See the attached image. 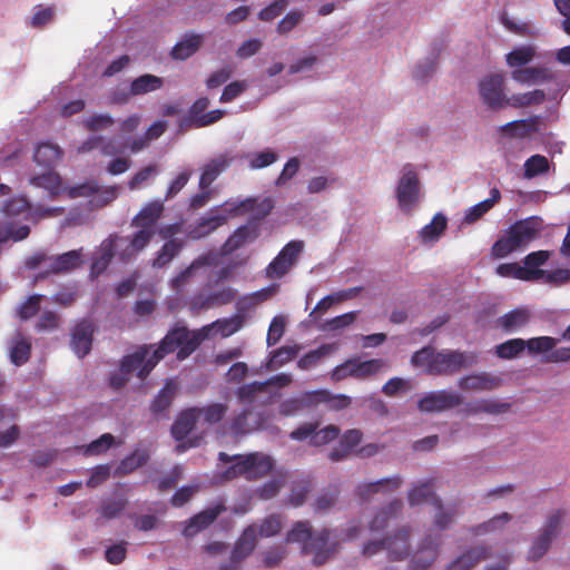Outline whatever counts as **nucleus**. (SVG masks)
Masks as SVG:
<instances>
[{"mask_svg": "<svg viewBox=\"0 0 570 570\" xmlns=\"http://www.w3.org/2000/svg\"><path fill=\"white\" fill-rule=\"evenodd\" d=\"M203 337L185 326L171 328L150 354L153 345H141L132 354L126 355L120 363V373L110 376V385L120 390L128 382V375L137 372L145 380L153 368L169 353L177 351V358L185 360L199 346Z\"/></svg>", "mask_w": 570, "mask_h": 570, "instance_id": "1", "label": "nucleus"}, {"mask_svg": "<svg viewBox=\"0 0 570 570\" xmlns=\"http://www.w3.org/2000/svg\"><path fill=\"white\" fill-rule=\"evenodd\" d=\"M476 360L474 353L449 350L436 352L432 346H426L415 352L411 362L414 366L425 367L429 374L446 375L475 364Z\"/></svg>", "mask_w": 570, "mask_h": 570, "instance_id": "2", "label": "nucleus"}, {"mask_svg": "<svg viewBox=\"0 0 570 570\" xmlns=\"http://www.w3.org/2000/svg\"><path fill=\"white\" fill-rule=\"evenodd\" d=\"M330 537L331 531L327 529L314 533L309 521H297L287 532L286 541L289 543H303V551L305 553H314L313 563L321 566L331 553L328 547Z\"/></svg>", "mask_w": 570, "mask_h": 570, "instance_id": "3", "label": "nucleus"}, {"mask_svg": "<svg viewBox=\"0 0 570 570\" xmlns=\"http://www.w3.org/2000/svg\"><path fill=\"white\" fill-rule=\"evenodd\" d=\"M540 223L534 218H528L514 223L507 234L499 238L492 246V255L504 258L512 252L528 245L537 238L540 232Z\"/></svg>", "mask_w": 570, "mask_h": 570, "instance_id": "4", "label": "nucleus"}, {"mask_svg": "<svg viewBox=\"0 0 570 570\" xmlns=\"http://www.w3.org/2000/svg\"><path fill=\"white\" fill-rule=\"evenodd\" d=\"M387 366V362L383 358H372L367 361L348 358L333 368L331 372V379L334 382H340L347 377L365 380L377 375Z\"/></svg>", "mask_w": 570, "mask_h": 570, "instance_id": "5", "label": "nucleus"}, {"mask_svg": "<svg viewBox=\"0 0 570 570\" xmlns=\"http://www.w3.org/2000/svg\"><path fill=\"white\" fill-rule=\"evenodd\" d=\"M566 514V510L559 509L548 515L529 550L530 560L537 561L548 552L552 540L560 533Z\"/></svg>", "mask_w": 570, "mask_h": 570, "instance_id": "6", "label": "nucleus"}, {"mask_svg": "<svg viewBox=\"0 0 570 570\" xmlns=\"http://www.w3.org/2000/svg\"><path fill=\"white\" fill-rule=\"evenodd\" d=\"M197 423H199V419L196 414V407L191 406L178 413L170 429L171 436L180 442L176 446L177 452L181 453L198 445L199 438L187 439Z\"/></svg>", "mask_w": 570, "mask_h": 570, "instance_id": "7", "label": "nucleus"}, {"mask_svg": "<svg viewBox=\"0 0 570 570\" xmlns=\"http://www.w3.org/2000/svg\"><path fill=\"white\" fill-rule=\"evenodd\" d=\"M109 237L116 238V255L121 263H129L135 259L150 243V234L147 230H137L126 237L117 234Z\"/></svg>", "mask_w": 570, "mask_h": 570, "instance_id": "8", "label": "nucleus"}, {"mask_svg": "<svg viewBox=\"0 0 570 570\" xmlns=\"http://www.w3.org/2000/svg\"><path fill=\"white\" fill-rule=\"evenodd\" d=\"M304 248L302 240H291L266 267L268 278H281L288 273Z\"/></svg>", "mask_w": 570, "mask_h": 570, "instance_id": "9", "label": "nucleus"}, {"mask_svg": "<svg viewBox=\"0 0 570 570\" xmlns=\"http://www.w3.org/2000/svg\"><path fill=\"white\" fill-rule=\"evenodd\" d=\"M463 402L462 396L453 391H435L424 395L417 402V409L421 412H443L461 405Z\"/></svg>", "mask_w": 570, "mask_h": 570, "instance_id": "10", "label": "nucleus"}, {"mask_svg": "<svg viewBox=\"0 0 570 570\" xmlns=\"http://www.w3.org/2000/svg\"><path fill=\"white\" fill-rule=\"evenodd\" d=\"M257 531L254 525L247 527L236 541L229 561L223 563L219 570H237L239 564L254 551Z\"/></svg>", "mask_w": 570, "mask_h": 570, "instance_id": "11", "label": "nucleus"}, {"mask_svg": "<svg viewBox=\"0 0 570 570\" xmlns=\"http://www.w3.org/2000/svg\"><path fill=\"white\" fill-rule=\"evenodd\" d=\"M65 191L71 199L78 197H89L97 194L95 199L91 202L97 206H106L117 198V188L115 186H109L100 191V186L95 180L68 187L65 189Z\"/></svg>", "mask_w": 570, "mask_h": 570, "instance_id": "12", "label": "nucleus"}, {"mask_svg": "<svg viewBox=\"0 0 570 570\" xmlns=\"http://www.w3.org/2000/svg\"><path fill=\"white\" fill-rule=\"evenodd\" d=\"M420 181L415 171H406L400 179L396 188V198L400 208L409 214L419 202Z\"/></svg>", "mask_w": 570, "mask_h": 570, "instance_id": "13", "label": "nucleus"}, {"mask_svg": "<svg viewBox=\"0 0 570 570\" xmlns=\"http://www.w3.org/2000/svg\"><path fill=\"white\" fill-rule=\"evenodd\" d=\"M503 85L504 78L500 73L490 75L480 81V96L483 102L491 109H500L507 106V97L503 92Z\"/></svg>", "mask_w": 570, "mask_h": 570, "instance_id": "14", "label": "nucleus"}, {"mask_svg": "<svg viewBox=\"0 0 570 570\" xmlns=\"http://www.w3.org/2000/svg\"><path fill=\"white\" fill-rule=\"evenodd\" d=\"M441 546L440 534H428L421 542L416 556L413 558L410 570H429L439 556Z\"/></svg>", "mask_w": 570, "mask_h": 570, "instance_id": "15", "label": "nucleus"}, {"mask_svg": "<svg viewBox=\"0 0 570 570\" xmlns=\"http://www.w3.org/2000/svg\"><path fill=\"white\" fill-rule=\"evenodd\" d=\"M164 213V205L159 200L148 203L131 219V226L138 230H147L150 234V240L156 234V225Z\"/></svg>", "mask_w": 570, "mask_h": 570, "instance_id": "16", "label": "nucleus"}, {"mask_svg": "<svg viewBox=\"0 0 570 570\" xmlns=\"http://www.w3.org/2000/svg\"><path fill=\"white\" fill-rule=\"evenodd\" d=\"M234 161V157L229 153H224L212 158L202 168L198 187L205 190L224 173Z\"/></svg>", "mask_w": 570, "mask_h": 570, "instance_id": "17", "label": "nucleus"}, {"mask_svg": "<svg viewBox=\"0 0 570 570\" xmlns=\"http://www.w3.org/2000/svg\"><path fill=\"white\" fill-rule=\"evenodd\" d=\"M226 511V507L223 501L216 503L214 507H209L199 513L195 514L189 519L185 525L183 533L185 537H194L199 531L209 527L218 515Z\"/></svg>", "mask_w": 570, "mask_h": 570, "instance_id": "18", "label": "nucleus"}, {"mask_svg": "<svg viewBox=\"0 0 570 570\" xmlns=\"http://www.w3.org/2000/svg\"><path fill=\"white\" fill-rule=\"evenodd\" d=\"M116 238L107 237L100 243L98 250L94 254L89 277L96 279L100 276L110 265L114 256L116 255Z\"/></svg>", "mask_w": 570, "mask_h": 570, "instance_id": "19", "label": "nucleus"}, {"mask_svg": "<svg viewBox=\"0 0 570 570\" xmlns=\"http://www.w3.org/2000/svg\"><path fill=\"white\" fill-rule=\"evenodd\" d=\"M511 78L520 85L534 86L552 81L554 75L550 68L538 66L523 67V69H513L511 71Z\"/></svg>", "mask_w": 570, "mask_h": 570, "instance_id": "20", "label": "nucleus"}, {"mask_svg": "<svg viewBox=\"0 0 570 570\" xmlns=\"http://www.w3.org/2000/svg\"><path fill=\"white\" fill-rule=\"evenodd\" d=\"M243 468L247 470V480H257L267 475L274 468L271 455L262 452L245 454Z\"/></svg>", "mask_w": 570, "mask_h": 570, "instance_id": "21", "label": "nucleus"}, {"mask_svg": "<svg viewBox=\"0 0 570 570\" xmlns=\"http://www.w3.org/2000/svg\"><path fill=\"white\" fill-rule=\"evenodd\" d=\"M258 235L259 232L256 225L239 226L223 244L220 248L222 255H230L245 245L253 243Z\"/></svg>", "mask_w": 570, "mask_h": 570, "instance_id": "22", "label": "nucleus"}, {"mask_svg": "<svg viewBox=\"0 0 570 570\" xmlns=\"http://www.w3.org/2000/svg\"><path fill=\"white\" fill-rule=\"evenodd\" d=\"M250 414V410H244L239 414L235 415L229 423L230 433L237 436L267 428V421L269 419V415L267 413H257V419L253 424L248 422V416Z\"/></svg>", "mask_w": 570, "mask_h": 570, "instance_id": "23", "label": "nucleus"}, {"mask_svg": "<svg viewBox=\"0 0 570 570\" xmlns=\"http://www.w3.org/2000/svg\"><path fill=\"white\" fill-rule=\"evenodd\" d=\"M94 325L89 321L79 322L72 330L70 346L79 356L83 357L91 351Z\"/></svg>", "mask_w": 570, "mask_h": 570, "instance_id": "24", "label": "nucleus"}, {"mask_svg": "<svg viewBox=\"0 0 570 570\" xmlns=\"http://www.w3.org/2000/svg\"><path fill=\"white\" fill-rule=\"evenodd\" d=\"M410 528L402 527L392 535L385 538L390 560L401 561L407 558L410 554Z\"/></svg>", "mask_w": 570, "mask_h": 570, "instance_id": "25", "label": "nucleus"}, {"mask_svg": "<svg viewBox=\"0 0 570 570\" xmlns=\"http://www.w3.org/2000/svg\"><path fill=\"white\" fill-rule=\"evenodd\" d=\"M540 117L532 116L527 119H519L507 122L499 128L502 136L510 138H527L539 131Z\"/></svg>", "mask_w": 570, "mask_h": 570, "instance_id": "26", "label": "nucleus"}, {"mask_svg": "<svg viewBox=\"0 0 570 570\" xmlns=\"http://www.w3.org/2000/svg\"><path fill=\"white\" fill-rule=\"evenodd\" d=\"M30 227L18 223L9 215L0 218V246L8 242L18 243L24 240L30 235Z\"/></svg>", "mask_w": 570, "mask_h": 570, "instance_id": "27", "label": "nucleus"}, {"mask_svg": "<svg viewBox=\"0 0 570 570\" xmlns=\"http://www.w3.org/2000/svg\"><path fill=\"white\" fill-rule=\"evenodd\" d=\"M50 262L47 274H66L72 272L82 264V248L72 249L61 255L50 257Z\"/></svg>", "mask_w": 570, "mask_h": 570, "instance_id": "28", "label": "nucleus"}, {"mask_svg": "<svg viewBox=\"0 0 570 570\" xmlns=\"http://www.w3.org/2000/svg\"><path fill=\"white\" fill-rule=\"evenodd\" d=\"M502 380L485 372L463 376L459 380V387L464 391H492L499 387Z\"/></svg>", "mask_w": 570, "mask_h": 570, "instance_id": "29", "label": "nucleus"}, {"mask_svg": "<svg viewBox=\"0 0 570 570\" xmlns=\"http://www.w3.org/2000/svg\"><path fill=\"white\" fill-rule=\"evenodd\" d=\"M403 480L400 475L385 478L375 482L360 484L357 488V495L362 501H368L374 494L380 492H393L397 490Z\"/></svg>", "mask_w": 570, "mask_h": 570, "instance_id": "30", "label": "nucleus"}, {"mask_svg": "<svg viewBox=\"0 0 570 570\" xmlns=\"http://www.w3.org/2000/svg\"><path fill=\"white\" fill-rule=\"evenodd\" d=\"M62 156L63 151L57 144L45 141L36 147L33 160L46 169H52Z\"/></svg>", "mask_w": 570, "mask_h": 570, "instance_id": "31", "label": "nucleus"}, {"mask_svg": "<svg viewBox=\"0 0 570 570\" xmlns=\"http://www.w3.org/2000/svg\"><path fill=\"white\" fill-rule=\"evenodd\" d=\"M488 558H490L489 549L483 546H476L469 549L465 553L451 562L445 570H471Z\"/></svg>", "mask_w": 570, "mask_h": 570, "instance_id": "32", "label": "nucleus"}, {"mask_svg": "<svg viewBox=\"0 0 570 570\" xmlns=\"http://www.w3.org/2000/svg\"><path fill=\"white\" fill-rule=\"evenodd\" d=\"M176 396V385L167 382L153 400L149 410L154 416H166L167 411L171 406Z\"/></svg>", "mask_w": 570, "mask_h": 570, "instance_id": "33", "label": "nucleus"}, {"mask_svg": "<svg viewBox=\"0 0 570 570\" xmlns=\"http://www.w3.org/2000/svg\"><path fill=\"white\" fill-rule=\"evenodd\" d=\"M236 291L229 286H225L219 291L210 293L206 298H195L191 307L196 309L208 308L216 305H227L235 299Z\"/></svg>", "mask_w": 570, "mask_h": 570, "instance_id": "34", "label": "nucleus"}, {"mask_svg": "<svg viewBox=\"0 0 570 570\" xmlns=\"http://www.w3.org/2000/svg\"><path fill=\"white\" fill-rule=\"evenodd\" d=\"M530 321V313L527 308H515L497 320V326L507 333H512L525 326Z\"/></svg>", "mask_w": 570, "mask_h": 570, "instance_id": "35", "label": "nucleus"}, {"mask_svg": "<svg viewBox=\"0 0 570 570\" xmlns=\"http://www.w3.org/2000/svg\"><path fill=\"white\" fill-rule=\"evenodd\" d=\"M31 355V341L23 336L20 332H17L12 337L10 347V361L16 366H20L27 363Z\"/></svg>", "mask_w": 570, "mask_h": 570, "instance_id": "36", "label": "nucleus"}, {"mask_svg": "<svg viewBox=\"0 0 570 570\" xmlns=\"http://www.w3.org/2000/svg\"><path fill=\"white\" fill-rule=\"evenodd\" d=\"M227 222L226 215H210L206 217H202L197 224L190 228L188 232V236L191 239H199L206 237L218 227L223 226Z\"/></svg>", "mask_w": 570, "mask_h": 570, "instance_id": "37", "label": "nucleus"}, {"mask_svg": "<svg viewBox=\"0 0 570 570\" xmlns=\"http://www.w3.org/2000/svg\"><path fill=\"white\" fill-rule=\"evenodd\" d=\"M548 250H538L528 254L523 259V266L521 269L528 271V278H523V281H538L544 276V271L540 269L548 259H549Z\"/></svg>", "mask_w": 570, "mask_h": 570, "instance_id": "38", "label": "nucleus"}, {"mask_svg": "<svg viewBox=\"0 0 570 570\" xmlns=\"http://www.w3.org/2000/svg\"><path fill=\"white\" fill-rule=\"evenodd\" d=\"M29 181L35 187L46 189L52 198L62 191L61 177L52 169H48L40 175L31 176Z\"/></svg>", "mask_w": 570, "mask_h": 570, "instance_id": "39", "label": "nucleus"}, {"mask_svg": "<svg viewBox=\"0 0 570 570\" xmlns=\"http://www.w3.org/2000/svg\"><path fill=\"white\" fill-rule=\"evenodd\" d=\"M164 86V79L161 77L145 73L130 83L129 94L130 96H141L160 89Z\"/></svg>", "mask_w": 570, "mask_h": 570, "instance_id": "40", "label": "nucleus"}, {"mask_svg": "<svg viewBox=\"0 0 570 570\" xmlns=\"http://www.w3.org/2000/svg\"><path fill=\"white\" fill-rule=\"evenodd\" d=\"M312 406H315L314 391L304 392L296 397L283 401L279 405V413L283 416H291Z\"/></svg>", "mask_w": 570, "mask_h": 570, "instance_id": "41", "label": "nucleus"}, {"mask_svg": "<svg viewBox=\"0 0 570 570\" xmlns=\"http://www.w3.org/2000/svg\"><path fill=\"white\" fill-rule=\"evenodd\" d=\"M195 407L199 423L208 426L219 423L228 411V406L224 403H210L203 407Z\"/></svg>", "mask_w": 570, "mask_h": 570, "instance_id": "42", "label": "nucleus"}, {"mask_svg": "<svg viewBox=\"0 0 570 570\" xmlns=\"http://www.w3.org/2000/svg\"><path fill=\"white\" fill-rule=\"evenodd\" d=\"M403 508V503L401 500H393L383 508L380 512L375 514L373 520L370 522L371 531H381L385 529L391 519L397 518Z\"/></svg>", "mask_w": 570, "mask_h": 570, "instance_id": "43", "label": "nucleus"}, {"mask_svg": "<svg viewBox=\"0 0 570 570\" xmlns=\"http://www.w3.org/2000/svg\"><path fill=\"white\" fill-rule=\"evenodd\" d=\"M315 405L324 403L330 410L341 411L352 404V399L345 394H333L327 390L314 391Z\"/></svg>", "mask_w": 570, "mask_h": 570, "instance_id": "44", "label": "nucleus"}, {"mask_svg": "<svg viewBox=\"0 0 570 570\" xmlns=\"http://www.w3.org/2000/svg\"><path fill=\"white\" fill-rule=\"evenodd\" d=\"M273 208L274 200L271 197H265L259 203H257V200L254 198H247L238 206L230 209L229 213L243 209L244 212H254L255 219H263L272 212Z\"/></svg>", "mask_w": 570, "mask_h": 570, "instance_id": "45", "label": "nucleus"}, {"mask_svg": "<svg viewBox=\"0 0 570 570\" xmlns=\"http://www.w3.org/2000/svg\"><path fill=\"white\" fill-rule=\"evenodd\" d=\"M535 48L530 45H524L514 48L507 57V65L513 69H523V66L530 63L535 57Z\"/></svg>", "mask_w": 570, "mask_h": 570, "instance_id": "46", "label": "nucleus"}, {"mask_svg": "<svg viewBox=\"0 0 570 570\" xmlns=\"http://www.w3.org/2000/svg\"><path fill=\"white\" fill-rule=\"evenodd\" d=\"M546 100V92L541 89L515 94L508 97L505 105L513 108H525L530 106L541 105Z\"/></svg>", "mask_w": 570, "mask_h": 570, "instance_id": "47", "label": "nucleus"}, {"mask_svg": "<svg viewBox=\"0 0 570 570\" xmlns=\"http://www.w3.org/2000/svg\"><path fill=\"white\" fill-rule=\"evenodd\" d=\"M202 43V36L190 35L181 41L177 42L171 49V57L174 59L185 60L193 56Z\"/></svg>", "mask_w": 570, "mask_h": 570, "instance_id": "48", "label": "nucleus"}, {"mask_svg": "<svg viewBox=\"0 0 570 570\" xmlns=\"http://www.w3.org/2000/svg\"><path fill=\"white\" fill-rule=\"evenodd\" d=\"M337 350V344H322L316 350L309 351L304 356H302L297 365L302 370H309L315 366L323 357L331 354L332 352Z\"/></svg>", "mask_w": 570, "mask_h": 570, "instance_id": "49", "label": "nucleus"}, {"mask_svg": "<svg viewBox=\"0 0 570 570\" xmlns=\"http://www.w3.org/2000/svg\"><path fill=\"white\" fill-rule=\"evenodd\" d=\"M434 498L438 497L433 492V480L415 485L407 495V500L411 505H417L428 501H431L434 505Z\"/></svg>", "mask_w": 570, "mask_h": 570, "instance_id": "50", "label": "nucleus"}, {"mask_svg": "<svg viewBox=\"0 0 570 570\" xmlns=\"http://www.w3.org/2000/svg\"><path fill=\"white\" fill-rule=\"evenodd\" d=\"M448 225L446 217L442 214H436L432 218L431 223L425 225L421 232L420 236L423 242H433L439 239V237L443 234Z\"/></svg>", "mask_w": 570, "mask_h": 570, "instance_id": "51", "label": "nucleus"}, {"mask_svg": "<svg viewBox=\"0 0 570 570\" xmlns=\"http://www.w3.org/2000/svg\"><path fill=\"white\" fill-rule=\"evenodd\" d=\"M181 244L176 239H169L158 250L157 256L153 261V266L161 268L170 263L181 250Z\"/></svg>", "mask_w": 570, "mask_h": 570, "instance_id": "52", "label": "nucleus"}, {"mask_svg": "<svg viewBox=\"0 0 570 570\" xmlns=\"http://www.w3.org/2000/svg\"><path fill=\"white\" fill-rule=\"evenodd\" d=\"M550 164L546 156L542 155H533L528 158L523 165V176L524 178L531 179L539 175L546 174L549 171Z\"/></svg>", "mask_w": 570, "mask_h": 570, "instance_id": "53", "label": "nucleus"}, {"mask_svg": "<svg viewBox=\"0 0 570 570\" xmlns=\"http://www.w3.org/2000/svg\"><path fill=\"white\" fill-rule=\"evenodd\" d=\"M434 507L438 510L434 517L435 525L440 530H446L453 523L454 518L458 514V509L455 507L444 509L440 498H434Z\"/></svg>", "mask_w": 570, "mask_h": 570, "instance_id": "54", "label": "nucleus"}, {"mask_svg": "<svg viewBox=\"0 0 570 570\" xmlns=\"http://www.w3.org/2000/svg\"><path fill=\"white\" fill-rule=\"evenodd\" d=\"M525 341L522 338H511L495 346V354L503 360H511L523 352Z\"/></svg>", "mask_w": 570, "mask_h": 570, "instance_id": "55", "label": "nucleus"}, {"mask_svg": "<svg viewBox=\"0 0 570 570\" xmlns=\"http://www.w3.org/2000/svg\"><path fill=\"white\" fill-rule=\"evenodd\" d=\"M311 490L312 479L309 476L303 478L294 482L289 494L291 504L294 507L303 505Z\"/></svg>", "mask_w": 570, "mask_h": 570, "instance_id": "56", "label": "nucleus"}, {"mask_svg": "<svg viewBox=\"0 0 570 570\" xmlns=\"http://www.w3.org/2000/svg\"><path fill=\"white\" fill-rule=\"evenodd\" d=\"M560 340L551 336H539L525 341L530 354L550 353Z\"/></svg>", "mask_w": 570, "mask_h": 570, "instance_id": "57", "label": "nucleus"}, {"mask_svg": "<svg viewBox=\"0 0 570 570\" xmlns=\"http://www.w3.org/2000/svg\"><path fill=\"white\" fill-rule=\"evenodd\" d=\"M127 502L125 497L106 499L100 507V514L108 520L115 519L126 508Z\"/></svg>", "mask_w": 570, "mask_h": 570, "instance_id": "58", "label": "nucleus"}, {"mask_svg": "<svg viewBox=\"0 0 570 570\" xmlns=\"http://www.w3.org/2000/svg\"><path fill=\"white\" fill-rule=\"evenodd\" d=\"M244 322V315L237 314L230 318L216 321L214 325L217 326V331L220 333L222 336L227 337L238 332L243 327Z\"/></svg>", "mask_w": 570, "mask_h": 570, "instance_id": "59", "label": "nucleus"}, {"mask_svg": "<svg viewBox=\"0 0 570 570\" xmlns=\"http://www.w3.org/2000/svg\"><path fill=\"white\" fill-rule=\"evenodd\" d=\"M299 350H301V347L298 345L282 346L272 353L271 363L276 367L282 366V365L286 364L287 362L294 360L296 357V355L298 354Z\"/></svg>", "mask_w": 570, "mask_h": 570, "instance_id": "60", "label": "nucleus"}, {"mask_svg": "<svg viewBox=\"0 0 570 570\" xmlns=\"http://www.w3.org/2000/svg\"><path fill=\"white\" fill-rule=\"evenodd\" d=\"M510 405L508 403H500L491 400H481L471 405L470 411L473 413H490L500 414L508 411Z\"/></svg>", "mask_w": 570, "mask_h": 570, "instance_id": "61", "label": "nucleus"}, {"mask_svg": "<svg viewBox=\"0 0 570 570\" xmlns=\"http://www.w3.org/2000/svg\"><path fill=\"white\" fill-rule=\"evenodd\" d=\"M338 435L340 428L331 424L321 430H316L309 442L314 446H321L334 441Z\"/></svg>", "mask_w": 570, "mask_h": 570, "instance_id": "62", "label": "nucleus"}, {"mask_svg": "<svg viewBox=\"0 0 570 570\" xmlns=\"http://www.w3.org/2000/svg\"><path fill=\"white\" fill-rule=\"evenodd\" d=\"M282 529V519L278 514H271L266 517L258 529L261 537L269 538L276 535Z\"/></svg>", "mask_w": 570, "mask_h": 570, "instance_id": "63", "label": "nucleus"}, {"mask_svg": "<svg viewBox=\"0 0 570 570\" xmlns=\"http://www.w3.org/2000/svg\"><path fill=\"white\" fill-rule=\"evenodd\" d=\"M195 271L188 266L170 281V287L176 294L184 293L191 283Z\"/></svg>", "mask_w": 570, "mask_h": 570, "instance_id": "64", "label": "nucleus"}]
</instances>
